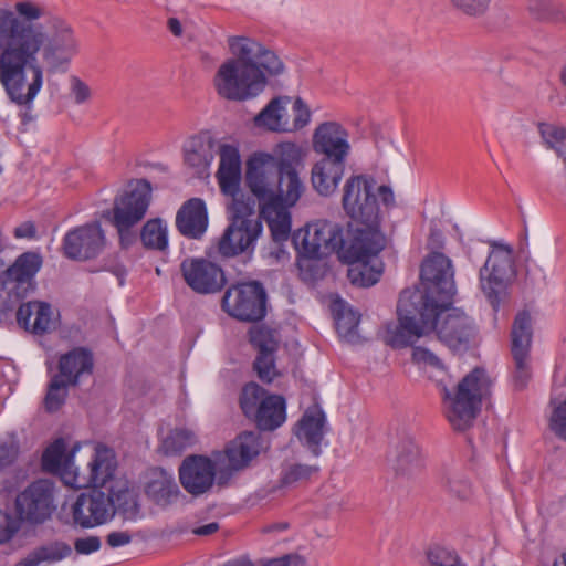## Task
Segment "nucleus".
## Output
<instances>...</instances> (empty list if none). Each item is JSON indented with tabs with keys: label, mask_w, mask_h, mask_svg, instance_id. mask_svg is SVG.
Segmentation results:
<instances>
[{
	"label": "nucleus",
	"mask_w": 566,
	"mask_h": 566,
	"mask_svg": "<svg viewBox=\"0 0 566 566\" xmlns=\"http://www.w3.org/2000/svg\"><path fill=\"white\" fill-rule=\"evenodd\" d=\"M78 52L69 23L44 6L21 0L0 8V84L8 99L31 108L44 83L39 54L50 72L66 65Z\"/></svg>",
	"instance_id": "nucleus-1"
},
{
	"label": "nucleus",
	"mask_w": 566,
	"mask_h": 566,
	"mask_svg": "<svg viewBox=\"0 0 566 566\" xmlns=\"http://www.w3.org/2000/svg\"><path fill=\"white\" fill-rule=\"evenodd\" d=\"M420 287L403 290L397 304L398 324L388 325L386 342L395 348L412 345L427 331L436 329L450 347L460 345V317L451 314L457 287L450 260L428 256L421 266Z\"/></svg>",
	"instance_id": "nucleus-2"
},
{
	"label": "nucleus",
	"mask_w": 566,
	"mask_h": 566,
	"mask_svg": "<svg viewBox=\"0 0 566 566\" xmlns=\"http://www.w3.org/2000/svg\"><path fill=\"white\" fill-rule=\"evenodd\" d=\"M304 153L294 143H280L273 153H255L247 163L245 182L259 202L260 217L268 223L273 241L289 240L294 207L305 192L300 176Z\"/></svg>",
	"instance_id": "nucleus-3"
},
{
	"label": "nucleus",
	"mask_w": 566,
	"mask_h": 566,
	"mask_svg": "<svg viewBox=\"0 0 566 566\" xmlns=\"http://www.w3.org/2000/svg\"><path fill=\"white\" fill-rule=\"evenodd\" d=\"M228 45L232 57L222 62L213 76L217 94L227 101L255 98L266 87L268 76L284 72L277 54L251 38L230 36Z\"/></svg>",
	"instance_id": "nucleus-4"
},
{
	"label": "nucleus",
	"mask_w": 566,
	"mask_h": 566,
	"mask_svg": "<svg viewBox=\"0 0 566 566\" xmlns=\"http://www.w3.org/2000/svg\"><path fill=\"white\" fill-rule=\"evenodd\" d=\"M378 224L348 223L347 228L328 220L308 223L295 238V245L310 259L336 252L343 262L375 258L384 249Z\"/></svg>",
	"instance_id": "nucleus-5"
},
{
	"label": "nucleus",
	"mask_w": 566,
	"mask_h": 566,
	"mask_svg": "<svg viewBox=\"0 0 566 566\" xmlns=\"http://www.w3.org/2000/svg\"><path fill=\"white\" fill-rule=\"evenodd\" d=\"M515 277L513 247L503 241L490 242L486 261L480 270V286L495 312L507 301Z\"/></svg>",
	"instance_id": "nucleus-6"
},
{
	"label": "nucleus",
	"mask_w": 566,
	"mask_h": 566,
	"mask_svg": "<svg viewBox=\"0 0 566 566\" xmlns=\"http://www.w3.org/2000/svg\"><path fill=\"white\" fill-rule=\"evenodd\" d=\"M243 413L263 431H272L286 419L285 399L280 395H269L255 382L245 385L240 397Z\"/></svg>",
	"instance_id": "nucleus-7"
},
{
	"label": "nucleus",
	"mask_w": 566,
	"mask_h": 566,
	"mask_svg": "<svg viewBox=\"0 0 566 566\" xmlns=\"http://www.w3.org/2000/svg\"><path fill=\"white\" fill-rule=\"evenodd\" d=\"M376 181L366 175L350 176L344 184L342 206L346 214L360 224H378L379 206Z\"/></svg>",
	"instance_id": "nucleus-8"
},
{
	"label": "nucleus",
	"mask_w": 566,
	"mask_h": 566,
	"mask_svg": "<svg viewBox=\"0 0 566 566\" xmlns=\"http://www.w3.org/2000/svg\"><path fill=\"white\" fill-rule=\"evenodd\" d=\"M216 452L210 457L192 454L186 457L179 467V481L186 492L200 496L210 492L217 483L226 486L230 479L222 480V465Z\"/></svg>",
	"instance_id": "nucleus-9"
},
{
	"label": "nucleus",
	"mask_w": 566,
	"mask_h": 566,
	"mask_svg": "<svg viewBox=\"0 0 566 566\" xmlns=\"http://www.w3.org/2000/svg\"><path fill=\"white\" fill-rule=\"evenodd\" d=\"M495 379L483 367L462 377V432L480 423L484 407L492 405Z\"/></svg>",
	"instance_id": "nucleus-10"
},
{
	"label": "nucleus",
	"mask_w": 566,
	"mask_h": 566,
	"mask_svg": "<svg viewBox=\"0 0 566 566\" xmlns=\"http://www.w3.org/2000/svg\"><path fill=\"white\" fill-rule=\"evenodd\" d=\"M222 307L240 321H259L265 315V291L259 282L231 286L222 298Z\"/></svg>",
	"instance_id": "nucleus-11"
},
{
	"label": "nucleus",
	"mask_w": 566,
	"mask_h": 566,
	"mask_svg": "<svg viewBox=\"0 0 566 566\" xmlns=\"http://www.w3.org/2000/svg\"><path fill=\"white\" fill-rule=\"evenodd\" d=\"M80 443H76L66 453L65 441L60 438L51 443L42 455L43 469L48 472L59 474L62 481L74 489H84L94 486V484H80L77 479L87 476L91 473L90 462L83 469L75 464L74 455L80 450Z\"/></svg>",
	"instance_id": "nucleus-12"
},
{
	"label": "nucleus",
	"mask_w": 566,
	"mask_h": 566,
	"mask_svg": "<svg viewBox=\"0 0 566 566\" xmlns=\"http://www.w3.org/2000/svg\"><path fill=\"white\" fill-rule=\"evenodd\" d=\"M54 484L49 480H38L17 495L15 509L21 520L42 523L54 511Z\"/></svg>",
	"instance_id": "nucleus-13"
},
{
	"label": "nucleus",
	"mask_w": 566,
	"mask_h": 566,
	"mask_svg": "<svg viewBox=\"0 0 566 566\" xmlns=\"http://www.w3.org/2000/svg\"><path fill=\"white\" fill-rule=\"evenodd\" d=\"M180 272L187 285L199 294L217 293L227 282L222 268L205 258L185 259Z\"/></svg>",
	"instance_id": "nucleus-14"
},
{
	"label": "nucleus",
	"mask_w": 566,
	"mask_h": 566,
	"mask_svg": "<svg viewBox=\"0 0 566 566\" xmlns=\"http://www.w3.org/2000/svg\"><path fill=\"white\" fill-rule=\"evenodd\" d=\"M261 449L260 433L245 431L232 440L223 451H216L222 465L221 479H231L235 472L248 467Z\"/></svg>",
	"instance_id": "nucleus-15"
},
{
	"label": "nucleus",
	"mask_w": 566,
	"mask_h": 566,
	"mask_svg": "<svg viewBox=\"0 0 566 566\" xmlns=\"http://www.w3.org/2000/svg\"><path fill=\"white\" fill-rule=\"evenodd\" d=\"M106 243L98 222L87 223L69 231L63 239L64 255L72 260L85 261L97 256Z\"/></svg>",
	"instance_id": "nucleus-16"
},
{
	"label": "nucleus",
	"mask_w": 566,
	"mask_h": 566,
	"mask_svg": "<svg viewBox=\"0 0 566 566\" xmlns=\"http://www.w3.org/2000/svg\"><path fill=\"white\" fill-rule=\"evenodd\" d=\"M114 514L113 495L96 489L82 493L73 505L74 522L86 528L106 523Z\"/></svg>",
	"instance_id": "nucleus-17"
},
{
	"label": "nucleus",
	"mask_w": 566,
	"mask_h": 566,
	"mask_svg": "<svg viewBox=\"0 0 566 566\" xmlns=\"http://www.w3.org/2000/svg\"><path fill=\"white\" fill-rule=\"evenodd\" d=\"M313 150L325 159L347 161L352 147L349 133L337 122L329 120L319 124L312 138Z\"/></svg>",
	"instance_id": "nucleus-18"
},
{
	"label": "nucleus",
	"mask_w": 566,
	"mask_h": 566,
	"mask_svg": "<svg viewBox=\"0 0 566 566\" xmlns=\"http://www.w3.org/2000/svg\"><path fill=\"white\" fill-rule=\"evenodd\" d=\"M151 199V187L146 180H137L118 196L112 210V222L138 223L145 217Z\"/></svg>",
	"instance_id": "nucleus-19"
},
{
	"label": "nucleus",
	"mask_w": 566,
	"mask_h": 566,
	"mask_svg": "<svg viewBox=\"0 0 566 566\" xmlns=\"http://www.w3.org/2000/svg\"><path fill=\"white\" fill-rule=\"evenodd\" d=\"M390 464L397 475L412 478L426 467L424 454L415 437L407 429L397 431L390 453Z\"/></svg>",
	"instance_id": "nucleus-20"
},
{
	"label": "nucleus",
	"mask_w": 566,
	"mask_h": 566,
	"mask_svg": "<svg viewBox=\"0 0 566 566\" xmlns=\"http://www.w3.org/2000/svg\"><path fill=\"white\" fill-rule=\"evenodd\" d=\"M262 232L261 222L231 221L219 240L218 251L230 258L250 249Z\"/></svg>",
	"instance_id": "nucleus-21"
},
{
	"label": "nucleus",
	"mask_w": 566,
	"mask_h": 566,
	"mask_svg": "<svg viewBox=\"0 0 566 566\" xmlns=\"http://www.w3.org/2000/svg\"><path fill=\"white\" fill-rule=\"evenodd\" d=\"M17 322L25 331L38 335L49 333L56 326L52 306L40 301L21 304L17 312Z\"/></svg>",
	"instance_id": "nucleus-22"
},
{
	"label": "nucleus",
	"mask_w": 566,
	"mask_h": 566,
	"mask_svg": "<svg viewBox=\"0 0 566 566\" xmlns=\"http://www.w3.org/2000/svg\"><path fill=\"white\" fill-rule=\"evenodd\" d=\"M217 143L209 135L191 137L184 147L185 164L198 177L209 176V167L214 157Z\"/></svg>",
	"instance_id": "nucleus-23"
},
{
	"label": "nucleus",
	"mask_w": 566,
	"mask_h": 566,
	"mask_svg": "<svg viewBox=\"0 0 566 566\" xmlns=\"http://www.w3.org/2000/svg\"><path fill=\"white\" fill-rule=\"evenodd\" d=\"M346 161L321 158L311 170V182L314 190L324 197L332 196L344 177Z\"/></svg>",
	"instance_id": "nucleus-24"
},
{
	"label": "nucleus",
	"mask_w": 566,
	"mask_h": 566,
	"mask_svg": "<svg viewBox=\"0 0 566 566\" xmlns=\"http://www.w3.org/2000/svg\"><path fill=\"white\" fill-rule=\"evenodd\" d=\"M176 226L179 232L191 239H199L207 230L208 214L203 200L192 198L177 212Z\"/></svg>",
	"instance_id": "nucleus-25"
},
{
	"label": "nucleus",
	"mask_w": 566,
	"mask_h": 566,
	"mask_svg": "<svg viewBox=\"0 0 566 566\" xmlns=\"http://www.w3.org/2000/svg\"><path fill=\"white\" fill-rule=\"evenodd\" d=\"M220 156L217 179L223 193H233L241 184V158L237 147L231 145H219Z\"/></svg>",
	"instance_id": "nucleus-26"
},
{
	"label": "nucleus",
	"mask_w": 566,
	"mask_h": 566,
	"mask_svg": "<svg viewBox=\"0 0 566 566\" xmlns=\"http://www.w3.org/2000/svg\"><path fill=\"white\" fill-rule=\"evenodd\" d=\"M93 366L92 353L78 347L60 357L59 373L55 375L72 386H76L82 377L92 374Z\"/></svg>",
	"instance_id": "nucleus-27"
},
{
	"label": "nucleus",
	"mask_w": 566,
	"mask_h": 566,
	"mask_svg": "<svg viewBox=\"0 0 566 566\" xmlns=\"http://www.w3.org/2000/svg\"><path fill=\"white\" fill-rule=\"evenodd\" d=\"M91 473L77 479L80 484H94V488L104 486L115 472L116 460L113 450L109 448L97 444L90 459Z\"/></svg>",
	"instance_id": "nucleus-28"
},
{
	"label": "nucleus",
	"mask_w": 566,
	"mask_h": 566,
	"mask_svg": "<svg viewBox=\"0 0 566 566\" xmlns=\"http://www.w3.org/2000/svg\"><path fill=\"white\" fill-rule=\"evenodd\" d=\"M42 264L43 259L40 253L24 252L4 271V283H17L18 286L30 287Z\"/></svg>",
	"instance_id": "nucleus-29"
},
{
	"label": "nucleus",
	"mask_w": 566,
	"mask_h": 566,
	"mask_svg": "<svg viewBox=\"0 0 566 566\" xmlns=\"http://www.w3.org/2000/svg\"><path fill=\"white\" fill-rule=\"evenodd\" d=\"M441 398V410L454 431L460 430V380L448 378L437 381Z\"/></svg>",
	"instance_id": "nucleus-30"
},
{
	"label": "nucleus",
	"mask_w": 566,
	"mask_h": 566,
	"mask_svg": "<svg viewBox=\"0 0 566 566\" xmlns=\"http://www.w3.org/2000/svg\"><path fill=\"white\" fill-rule=\"evenodd\" d=\"M290 97L273 98L254 118L258 127H264L271 132H287L290 122L287 118L286 105Z\"/></svg>",
	"instance_id": "nucleus-31"
},
{
	"label": "nucleus",
	"mask_w": 566,
	"mask_h": 566,
	"mask_svg": "<svg viewBox=\"0 0 566 566\" xmlns=\"http://www.w3.org/2000/svg\"><path fill=\"white\" fill-rule=\"evenodd\" d=\"M346 263L349 265L347 277L353 285L368 287L380 279L382 269L377 256Z\"/></svg>",
	"instance_id": "nucleus-32"
},
{
	"label": "nucleus",
	"mask_w": 566,
	"mask_h": 566,
	"mask_svg": "<svg viewBox=\"0 0 566 566\" xmlns=\"http://www.w3.org/2000/svg\"><path fill=\"white\" fill-rule=\"evenodd\" d=\"M325 417L322 412L305 413L297 429L298 439L306 444L314 455H319V444L324 437Z\"/></svg>",
	"instance_id": "nucleus-33"
},
{
	"label": "nucleus",
	"mask_w": 566,
	"mask_h": 566,
	"mask_svg": "<svg viewBox=\"0 0 566 566\" xmlns=\"http://www.w3.org/2000/svg\"><path fill=\"white\" fill-rule=\"evenodd\" d=\"M512 355L530 356L532 345V319L527 312L518 313L512 327Z\"/></svg>",
	"instance_id": "nucleus-34"
},
{
	"label": "nucleus",
	"mask_w": 566,
	"mask_h": 566,
	"mask_svg": "<svg viewBox=\"0 0 566 566\" xmlns=\"http://www.w3.org/2000/svg\"><path fill=\"white\" fill-rule=\"evenodd\" d=\"M198 441L199 437L195 428L181 426L169 431L163 440L161 447L166 454H179L186 449L196 446Z\"/></svg>",
	"instance_id": "nucleus-35"
},
{
	"label": "nucleus",
	"mask_w": 566,
	"mask_h": 566,
	"mask_svg": "<svg viewBox=\"0 0 566 566\" xmlns=\"http://www.w3.org/2000/svg\"><path fill=\"white\" fill-rule=\"evenodd\" d=\"M71 554L72 549L69 545L55 543L34 549L14 566H40L42 563L52 564L69 557Z\"/></svg>",
	"instance_id": "nucleus-36"
},
{
	"label": "nucleus",
	"mask_w": 566,
	"mask_h": 566,
	"mask_svg": "<svg viewBox=\"0 0 566 566\" xmlns=\"http://www.w3.org/2000/svg\"><path fill=\"white\" fill-rule=\"evenodd\" d=\"M146 493L158 505L166 506L178 497L180 491L171 475L160 474L147 484Z\"/></svg>",
	"instance_id": "nucleus-37"
},
{
	"label": "nucleus",
	"mask_w": 566,
	"mask_h": 566,
	"mask_svg": "<svg viewBox=\"0 0 566 566\" xmlns=\"http://www.w3.org/2000/svg\"><path fill=\"white\" fill-rule=\"evenodd\" d=\"M140 239L146 248L165 251L168 247L167 223L159 218L148 220L142 229Z\"/></svg>",
	"instance_id": "nucleus-38"
},
{
	"label": "nucleus",
	"mask_w": 566,
	"mask_h": 566,
	"mask_svg": "<svg viewBox=\"0 0 566 566\" xmlns=\"http://www.w3.org/2000/svg\"><path fill=\"white\" fill-rule=\"evenodd\" d=\"M333 312L335 314L338 334L342 337L352 340L359 324V315L340 300L334 302Z\"/></svg>",
	"instance_id": "nucleus-39"
},
{
	"label": "nucleus",
	"mask_w": 566,
	"mask_h": 566,
	"mask_svg": "<svg viewBox=\"0 0 566 566\" xmlns=\"http://www.w3.org/2000/svg\"><path fill=\"white\" fill-rule=\"evenodd\" d=\"M226 195L232 198L228 208L231 221L261 222L259 218L254 217V199L244 195L240 188L233 193Z\"/></svg>",
	"instance_id": "nucleus-40"
},
{
	"label": "nucleus",
	"mask_w": 566,
	"mask_h": 566,
	"mask_svg": "<svg viewBox=\"0 0 566 566\" xmlns=\"http://www.w3.org/2000/svg\"><path fill=\"white\" fill-rule=\"evenodd\" d=\"M72 385L54 375L49 385L44 397V408L49 412L57 411L65 402L69 394V387Z\"/></svg>",
	"instance_id": "nucleus-41"
},
{
	"label": "nucleus",
	"mask_w": 566,
	"mask_h": 566,
	"mask_svg": "<svg viewBox=\"0 0 566 566\" xmlns=\"http://www.w3.org/2000/svg\"><path fill=\"white\" fill-rule=\"evenodd\" d=\"M429 566H460L458 551L444 545H431L426 552Z\"/></svg>",
	"instance_id": "nucleus-42"
},
{
	"label": "nucleus",
	"mask_w": 566,
	"mask_h": 566,
	"mask_svg": "<svg viewBox=\"0 0 566 566\" xmlns=\"http://www.w3.org/2000/svg\"><path fill=\"white\" fill-rule=\"evenodd\" d=\"M538 133L546 148L554 150L556 154L566 144V128L553 123H541Z\"/></svg>",
	"instance_id": "nucleus-43"
},
{
	"label": "nucleus",
	"mask_w": 566,
	"mask_h": 566,
	"mask_svg": "<svg viewBox=\"0 0 566 566\" xmlns=\"http://www.w3.org/2000/svg\"><path fill=\"white\" fill-rule=\"evenodd\" d=\"M318 467L303 463H287L281 473V482L284 485H291L298 482H306L313 475L317 474Z\"/></svg>",
	"instance_id": "nucleus-44"
},
{
	"label": "nucleus",
	"mask_w": 566,
	"mask_h": 566,
	"mask_svg": "<svg viewBox=\"0 0 566 566\" xmlns=\"http://www.w3.org/2000/svg\"><path fill=\"white\" fill-rule=\"evenodd\" d=\"M250 340L258 349V354L275 353L277 339L275 334L264 326H256L250 331Z\"/></svg>",
	"instance_id": "nucleus-45"
},
{
	"label": "nucleus",
	"mask_w": 566,
	"mask_h": 566,
	"mask_svg": "<svg viewBox=\"0 0 566 566\" xmlns=\"http://www.w3.org/2000/svg\"><path fill=\"white\" fill-rule=\"evenodd\" d=\"M114 497L115 512H119L125 518L132 520L138 513V504L135 495L127 489L119 490L117 493L111 492Z\"/></svg>",
	"instance_id": "nucleus-46"
},
{
	"label": "nucleus",
	"mask_w": 566,
	"mask_h": 566,
	"mask_svg": "<svg viewBox=\"0 0 566 566\" xmlns=\"http://www.w3.org/2000/svg\"><path fill=\"white\" fill-rule=\"evenodd\" d=\"M18 455V448L13 443L0 441V492L10 486L8 470Z\"/></svg>",
	"instance_id": "nucleus-47"
},
{
	"label": "nucleus",
	"mask_w": 566,
	"mask_h": 566,
	"mask_svg": "<svg viewBox=\"0 0 566 566\" xmlns=\"http://www.w3.org/2000/svg\"><path fill=\"white\" fill-rule=\"evenodd\" d=\"M253 368L256 371L258 377L264 382H271L279 376V371L275 366L274 353L258 354Z\"/></svg>",
	"instance_id": "nucleus-48"
},
{
	"label": "nucleus",
	"mask_w": 566,
	"mask_h": 566,
	"mask_svg": "<svg viewBox=\"0 0 566 566\" xmlns=\"http://www.w3.org/2000/svg\"><path fill=\"white\" fill-rule=\"evenodd\" d=\"M515 370L513 374V386L517 390L526 388L531 380L530 356H513Z\"/></svg>",
	"instance_id": "nucleus-49"
},
{
	"label": "nucleus",
	"mask_w": 566,
	"mask_h": 566,
	"mask_svg": "<svg viewBox=\"0 0 566 566\" xmlns=\"http://www.w3.org/2000/svg\"><path fill=\"white\" fill-rule=\"evenodd\" d=\"M440 483L449 493L455 496L459 495V474L455 461L442 465L440 470Z\"/></svg>",
	"instance_id": "nucleus-50"
},
{
	"label": "nucleus",
	"mask_w": 566,
	"mask_h": 566,
	"mask_svg": "<svg viewBox=\"0 0 566 566\" xmlns=\"http://www.w3.org/2000/svg\"><path fill=\"white\" fill-rule=\"evenodd\" d=\"M293 120L287 132H295L305 127L311 119V112L304 101L297 97L293 103Z\"/></svg>",
	"instance_id": "nucleus-51"
},
{
	"label": "nucleus",
	"mask_w": 566,
	"mask_h": 566,
	"mask_svg": "<svg viewBox=\"0 0 566 566\" xmlns=\"http://www.w3.org/2000/svg\"><path fill=\"white\" fill-rule=\"evenodd\" d=\"M549 426L557 437L566 440V400L553 410Z\"/></svg>",
	"instance_id": "nucleus-52"
},
{
	"label": "nucleus",
	"mask_w": 566,
	"mask_h": 566,
	"mask_svg": "<svg viewBox=\"0 0 566 566\" xmlns=\"http://www.w3.org/2000/svg\"><path fill=\"white\" fill-rule=\"evenodd\" d=\"M20 523L9 513L0 510V544L8 542L18 532Z\"/></svg>",
	"instance_id": "nucleus-53"
},
{
	"label": "nucleus",
	"mask_w": 566,
	"mask_h": 566,
	"mask_svg": "<svg viewBox=\"0 0 566 566\" xmlns=\"http://www.w3.org/2000/svg\"><path fill=\"white\" fill-rule=\"evenodd\" d=\"M114 227L117 229L118 237H119V243L122 248L127 249L136 241V232L134 231V227L136 223L130 222H112Z\"/></svg>",
	"instance_id": "nucleus-54"
},
{
	"label": "nucleus",
	"mask_w": 566,
	"mask_h": 566,
	"mask_svg": "<svg viewBox=\"0 0 566 566\" xmlns=\"http://www.w3.org/2000/svg\"><path fill=\"white\" fill-rule=\"evenodd\" d=\"M490 3L491 0H462V13L470 17L483 15Z\"/></svg>",
	"instance_id": "nucleus-55"
},
{
	"label": "nucleus",
	"mask_w": 566,
	"mask_h": 566,
	"mask_svg": "<svg viewBox=\"0 0 566 566\" xmlns=\"http://www.w3.org/2000/svg\"><path fill=\"white\" fill-rule=\"evenodd\" d=\"M71 93L76 104H83L91 97L88 85L76 76L71 78Z\"/></svg>",
	"instance_id": "nucleus-56"
},
{
	"label": "nucleus",
	"mask_w": 566,
	"mask_h": 566,
	"mask_svg": "<svg viewBox=\"0 0 566 566\" xmlns=\"http://www.w3.org/2000/svg\"><path fill=\"white\" fill-rule=\"evenodd\" d=\"M101 547V539L97 536H87L77 538L74 542V548L77 554L88 555L98 551Z\"/></svg>",
	"instance_id": "nucleus-57"
},
{
	"label": "nucleus",
	"mask_w": 566,
	"mask_h": 566,
	"mask_svg": "<svg viewBox=\"0 0 566 566\" xmlns=\"http://www.w3.org/2000/svg\"><path fill=\"white\" fill-rule=\"evenodd\" d=\"M412 359L417 364H424L437 367L440 365L439 358L424 347H415L412 350Z\"/></svg>",
	"instance_id": "nucleus-58"
},
{
	"label": "nucleus",
	"mask_w": 566,
	"mask_h": 566,
	"mask_svg": "<svg viewBox=\"0 0 566 566\" xmlns=\"http://www.w3.org/2000/svg\"><path fill=\"white\" fill-rule=\"evenodd\" d=\"M479 340V332L474 323L462 316V344L464 342L476 344Z\"/></svg>",
	"instance_id": "nucleus-59"
},
{
	"label": "nucleus",
	"mask_w": 566,
	"mask_h": 566,
	"mask_svg": "<svg viewBox=\"0 0 566 566\" xmlns=\"http://www.w3.org/2000/svg\"><path fill=\"white\" fill-rule=\"evenodd\" d=\"M484 253H485V250H484L483 242L474 241V242L468 243L465 247V255H467L468 260L473 264L479 263L481 261V259L483 258Z\"/></svg>",
	"instance_id": "nucleus-60"
},
{
	"label": "nucleus",
	"mask_w": 566,
	"mask_h": 566,
	"mask_svg": "<svg viewBox=\"0 0 566 566\" xmlns=\"http://www.w3.org/2000/svg\"><path fill=\"white\" fill-rule=\"evenodd\" d=\"M132 541V535L128 532H112L107 535L106 542L113 547H120L129 544Z\"/></svg>",
	"instance_id": "nucleus-61"
},
{
	"label": "nucleus",
	"mask_w": 566,
	"mask_h": 566,
	"mask_svg": "<svg viewBox=\"0 0 566 566\" xmlns=\"http://www.w3.org/2000/svg\"><path fill=\"white\" fill-rule=\"evenodd\" d=\"M35 226L28 221L14 229V237L18 239H32L35 237Z\"/></svg>",
	"instance_id": "nucleus-62"
},
{
	"label": "nucleus",
	"mask_w": 566,
	"mask_h": 566,
	"mask_svg": "<svg viewBox=\"0 0 566 566\" xmlns=\"http://www.w3.org/2000/svg\"><path fill=\"white\" fill-rule=\"evenodd\" d=\"M217 522H211L206 525L197 526L192 530V533L197 536H209L219 530Z\"/></svg>",
	"instance_id": "nucleus-63"
},
{
	"label": "nucleus",
	"mask_w": 566,
	"mask_h": 566,
	"mask_svg": "<svg viewBox=\"0 0 566 566\" xmlns=\"http://www.w3.org/2000/svg\"><path fill=\"white\" fill-rule=\"evenodd\" d=\"M167 28L177 38H180L184 33L181 22L175 17L167 20Z\"/></svg>",
	"instance_id": "nucleus-64"
}]
</instances>
